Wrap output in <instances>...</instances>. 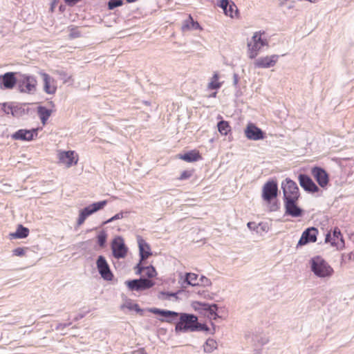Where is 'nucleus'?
I'll return each mask as SVG.
<instances>
[{
    "instance_id": "1",
    "label": "nucleus",
    "mask_w": 354,
    "mask_h": 354,
    "mask_svg": "<svg viewBox=\"0 0 354 354\" xmlns=\"http://www.w3.org/2000/svg\"><path fill=\"white\" fill-rule=\"evenodd\" d=\"M278 195V184L274 180L267 181L262 189V198L269 206L271 212H275L279 208V203L277 200Z\"/></svg>"
},
{
    "instance_id": "2",
    "label": "nucleus",
    "mask_w": 354,
    "mask_h": 354,
    "mask_svg": "<svg viewBox=\"0 0 354 354\" xmlns=\"http://www.w3.org/2000/svg\"><path fill=\"white\" fill-rule=\"evenodd\" d=\"M310 271L319 278H330L334 273L333 268L321 256L312 257L309 261Z\"/></svg>"
},
{
    "instance_id": "3",
    "label": "nucleus",
    "mask_w": 354,
    "mask_h": 354,
    "mask_svg": "<svg viewBox=\"0 0 354 354\" xmlns=\"http://www.w3.org/2000/svg\"><path fill=\"white\" fill-rule=\"evenodd\" d=\"M37 80L34 75L19 72L17 90L19 93L33 95L37 91Z\"/></svg>"
},
{
    "instance_id": "4",
    "label": "nucleus",
    "mask_w": 354,
    "mask_h": 354,
    "mask_svg": "<svg viewBox=\"0 0 354 354\" xmlns=\"http://www.w3.org/2000/svg\"><path fill=\"white\" fill-rule=\"evenodd\" d=\"M198 317L194 314L180 313L178 321L175 326V331L178 333L194 332Z\"/></svg>"
},
{
    "instance_id": "5",
    "label": "nucleus",
    "mask_w": 354,
    "mask_h": 354,
    "mask_svg": "<svg viewBox=\"0 0 354 354\" xmlns=\"http://www.w3.org/2000/svg\"><path fill=\"white\" fill-rule=\"evenodd\" d=\"M264 34V31L254 32L252 37V41L248 43V57L250 59H255L261 48L268 45L267 39L262 37V35Z\"/></svg>"
},
{
    "instance_id": "6",
    "label": "nucleus",
    "mask_w": 354,
    "mask_h": 354,
    "mask_svg": "<svg viewBox=\"0 0 354 354\" xmlns=\"http://www.w3.org/2000/svg\"><path fill=\"white\" fill-rule=\"evenodd\" d=\"M124 283L129 290L137 292L148 290L155 285L153 281L144 277H140L139 279L127 280Z\"/></svg>"
},
{
    "instance_id": "7",
    "label": "nucleus",
    "mask_w": 354,
    "mask_h": 354,
    "mask_svg": "<svg viewBox=\"0 0 354 354\" xmlns=\"http://www.w3.org/2000/svg\"><path fill=\"white\" fill-rule=\"evenodd\" d=\"M111 249L113 257L117 259L125 258L128 252V248L125 245L124 239L120 236L113 238L111 241Z\"/></svg>"
},
{
    "instance_id": "8",
    "label": "nucleus",
    "mask_w": 354,
    "mask_h": 354,
    "mask_svg": "<svg viewBox=\"0 0 354 354\" xmlns=\"http://www.w3.org/2000/svg\"><path fill=\"white\" fill-rule=\"evenodd\" d=\"M283 190V200L287 198H299L300 193L297 183L289 178H286L281 183Z\"/></svg>"
},
{
    "instance_id": "9",
    "label": "nucleus",
    "mask_w": 354,
    "mask_h": 354,
    "mask_svg": "<svg viewBox=\"0 0 354 354\" xmlns=\"http://www.w3.org/2000/svg\"><path fill=\"white\" fill-rule=\"evenodd\" d=\"M29 103H19L13 102V104L10 107L11 115L15 118H21L25 115L33 117L35 113L34 108L30 107Z\"/></svg>"
},
{
    "instance_id": "10",
    "label": "nucleus",
    "mask_w": 354,
    "mask_h": 354,
    "mask_svg": "<svg viewBox=\"0 0 354 354\" xmlns=\"http://www.w3.org/2000/svg\"><path fill=\"white\" fill-rule=\"evenodd\" d=\"M299 198L284 199L285 215L290 216L293 218L301 217L304 215V210L298 206Z\"/></svg>"
},
{
    "instance_id": "11",
    "label": "nucleus",
    "mask_w": 354,
    "mask_h": 354,
    "mask_svg": "<svg viewBox=\"0 0 354 354\" xmlns=\"http://www.w3.org/2000/svg\"><path fill=\"white\" fill-rule=\"evenodd\" d=\"M19 73V72H6L0 75V89L14 88L17 85Z\"/></svg>"
},
{
    "instance_id": "12",
    "label": "nucleus",
    "mask_w": 354,
    "mask_h": 354,
    "mask_svg": "<svg viewBox=\"0 0 354 354\" xmlns=\"http://www.w3.org/2000/svg\"><path fill=\"white\" fill-rule=\"evenodd\" d=\"M311 175L322 188H326L329 183V174L325 169L319 166L313 167L310 169Z\"/></svg>"
},
{
    "instance_id": "13",
    "label": "nucleus",
    "mask_w": 354,
    "mask_h": 354,
    "mask_svg": "<svg viewBox=\"0 0 354 354\" xmlns=\"http://www.w3.org/2000/svg\"><path fill=\"white\" fill-rule=\"evenodd\" d=\"M96 266L99 274L104 280L111 281L113 279V274L103 255L98 256L96 261Z\"/></svg>"
},
{
    "instance_id": "14",
    "label": "nucleus",
    "mask_w": 354,
    "mask_h": 354,
    "mask_svg": "<svg viewBox=\"0 0 354 354\" xmlns=\"http://www.w3.org/2000/svg\"><path fill=\"white\" fill-rule=\"evenodd\" d=\"M298 180L300 186L304 190L309 194L318 193L320 191L318 185L313 180V179L306 174H299Z\"/></svg>"
},
{
    "instance_id": "15",
    "label": "nucleus",
    "mask_w": 354,
    "mask_h": 354,
    "mask_svg": "<svg viewBox=\"0 0 354 354\" xmlns=\"http://www.w3.org/2000/svg\"><path fill=\"white\" fill-rule=\"evenodd\" d=\"M193 306L195 309H201L205 310L209 314L210 318L214 320L221 318V316L218 315L220 313V308L216 304H209L208 303L196 301L194 303Z\"/></svg>"
},
{
    "instance_id": "16",
    "label": "nucleus",
    "mask_w": 354,
    "mask_h": 354,
    "mask_svg": "<svg viewBox=\"0 0 354 354\" xmlns=\"http://www.w3.org/2000/svg\"><path fill=\"white\" fill-rule=\"evenodd\" d=\"M318 230L315 227L306 228L301 234L297 243V248L305 245L309 243H315L317 241Z\"/></svg>"
},
{
    "instance_id": "17",
    "label": "nucleus",
    "mask_w": 354,
    "mask_h": 354,
    "mask_svg": "<svg viewBox=\"0 0 354 354\" xmlns=\"http://www.w3.org/2000/svg\"><path fill=\"white\" fill-rule=\"evenodd\" d=\"M245 137L250 140H260L266 138V133L256 124L250 122L244 130Z\"/></svg>"
},
{
    "instance_id": "18",
    "label": "nucleus",
    "mask_w": 354,
    "mask_h": 354,
    "mask_svg": "<svg viewBox=\"0 0 354 354\" xmlns=\"http://www.w3.org/2000/svg\"><path fill=\"white\" fill-rule=\"evenodd\" d=\"M37 129H21L15 131L11 138L15 140L31 141L37 136Z\"/></svg>"
},
{
    "instance_id": "19",
    "label": "nucleus",
    "mask_w": 354,
    "mask_h": 354,
    "mask_svg": "<svg viewBox=\"0 0 354 354\" xmlns=\"http://www.w3.org/2000/svg\"><path fill=\"white\" fill-rule=\"evenodd\" d=\"M278 55L260 57L255 59L254 66L255 68H268L274 66L279 59Z\"/></svg>"
},
{
    "instance_id": "20",
    "label": "nucleus",
    "mask_w": 354,
    "mask_h": 354,
    "mask_svg": "<svg viewBox=\"0 0 354 354\" xmlns=\"http://www.w3.org/2000/svg\"><path fill=\"white\" fill-rule=\"evenodd\" d=\"M39 73L41 75L44 82V91L48 95L55 94L57 88L55 80L48 73L44 71H40Z\"/></svg>"
},
{
    "instance_id": "21",
    "label": "nucleus",
    "mask_w": 354,
    "mask_h": 354,
    "mask_svg": "<svg viewBox=\"0 0 354 354\" xmlns=\"http://www.w3.org/2000/svg\"><path fill=\"white\" fill-rule=\"evenodd\" d=\"M59 162L65 165L66 167H71L77 163L78 158L75 157L74 151H64L58 153Z\"/></svg>"
},
{
    "instance_id": "22",
    "label": "nucleus",
    "mask_w": 354,
    "mask_h": 354,
    "mask_svg": "<svg viewBox=\"0 0 354 354\" xmlns=\"http://www.w3.org/2000/svg\"><path fill=\"white\" fill-rule=\"evenodd\" d=\"M137 242L139 248L140 259V261H143L152 255L151 247L141 236H137Z\"/></svg>"
},
{
    "instance_id": "23",
    "label": "nucleus",
    "mask_w": 354,
    "mask_h": 354,
    "mask_svg": "<svg viewBox=\"0 0 354 354\" xmlns=\"http://www.w3.org/2000/svg\"><path fill=\"white\" fill-rule=\"evenodd\" d=\"M217 6L223 9L225 15L231 17H234V13L237 15L239 12L236 6L232 0H220Z\"/></svg>"
},
{
    "instance_id": "24",
    "label": "nucleus",
    "mask_w": 354,
    "mask_h": 354,
    "mask_svg": "<svg viewBox=\"0 0 354 354\" xmlns=\"http://www.w3.org/2000/svg\"><path fill=\"white\" fill-rule=\"evenodd\" d=\"M178 156L187 162H194L202 159L200 152L197 150H190L183 154H179Z\"/></svg>"
},
{
    "instance_id": "25",
    "label": "nucleus",
    "mask_w": 354,
    "mask_h": 354,
    "mask_svg": "<svg viewBox=\"0 0 354 354\" xmlns=\"http://www.w3.org/2000/svg\"><path fill=\"white\" fill-rule=\"evenodd\" d=\"M202 28L197 21H194L191 15L183 21L182 25L183 31L192 30H201Z\"/></svg>"
},
{
    "instance_id": "26",
    "label": "nucleus",
    "mask_w": 354,
    "mask_h": 354,
    "mask_svg": "<svg viewBox=\"0 0 354 354\" xmlns=\"http://www.w3.org/2000/svg\"><path fill=\"white\" fill-rule=\"evenodd\" d=\"M52 110L44 106H39L37 107V114L43 125H45L51 115Z\"/></svg>"
},
{
    "instance_id": "27",
    "label": "nucleus",
    "mask_w": 354,
    "mask_h": 354,
    "mask_svg": "<svg viewBox=\"0 0 354 354\" xmlns=\"http://www.w3.org/2000/svg\"><path fill=\"white\" fill-rule=\"evenodd\" d=\"M29 234V229L22 225H18L15 232L10 233V236L12 239H24Z\"/></svg>"
},
{
    "instance_id": "28",
    "label": "nucleus",
    "mask_w": 354,
    "mask_h": 354,
    "mask_svg": "<svg viewBox=\"0 0 354 354\" xmlns=\"http://www.w3.org/2000/svg\"><path fill=\"white\" fill-rule=\"evenodd\" d=\"M91 214H93V213L88 206H86L83 209H80L75 229L82 225L84 223L85 220Z\"/></svg>"
},
{
    "instance_id": "29",
    "label": "nucleus",
    "mask_w": 354,
    "mask_h": 354,
    "mask_svg": "<svg viewBox=\"0 0 354 354\" xmlns=\"http://www.w3.org/2000/svg\"><path fill=\"white\" fill-rule=\"evenodd\" d=\"M91 214H93V213L88 206H86L83 209H80L75 229L82 225L84 223L85 220Z\"/></svg>"
},
{
    "instance_id": "30",
    "label": "nucleus",
    "mask_w": 354,
    "mask_h": 354,
    "mask_svg": "<svg viewBox=\"0 0 354 354\" xmlns=\"http://www.w3.org/2000/svg\"><path fill=\"white\" fill-rule=\"evenodd\" d=\"M54 74L58 76L59 79L63 82L64 84L73 82L72 75L68 74L64 69H56L54 71Z\"/></svg>"
},
{
    "instance_id": "31",
    "label": "nucleus",
    "mask_w": 354,
    "mask_h": 354,
    "mask_svg": "<svg viewBox=\"0 0 354 354\" xmlns=\"http://www.w3.org/2000/svg\"><path fill=\"white\" fill-rule=\"evenodd\" d=\"M198 277V275L197 274L187 272L185 275L183 283L192 286H200Z\"/></svg>"
},
{
    "instance_id": "32",
    "label": "nucleus",
    "mask_w": 354,
    "mask_h": 354,
    "mask_svg": "<svg viewBox=\"0 0 354 354\" xmlns=\"http://www.w3.org/2000/svg\"><path fill=\"white\" fill-rule=\"evenodd\" d=\"M169 315H166L164 318H160L161 322H167L169 324L174 323L178 321L180 313L168 310Z\"/></svg>"
},
{
    "instance_id": "33",
    "label": "nucleus",
    "mask_w": 354,
    "mask_h": 354,
    "mask_svg": "<svg viewBox=\"0 0 354 354\" xmlns=\"http://www.w3.org/2000/svg\"><path fill=\"white\" fill-rule=\"evenodd\" d=\"M218 131L221 135L226 136L231 131V127L227 121L221 120L217 123Z\"/></svg>"
},
{
    "instance_id": "34",
    "label": "nucleus",
    "mask_w": 354,
    "mask_h": 354,
    "mask_svg": "<svg viewBox=\"0 0 354 354\" xmlns=\"http://www.w3.org/2000/svg\"><path fill=\"white\" fill-rule=\"evenodd\" d=\"M217 343L216 342L211 338H209L206 340L205 343L203 345V350L205 353H212L214 349L216 348Z\"/></svg>"
},
{
    "instance_id": "35",
    "label": "nucleus",
    "mask_w": 354,
    "mask_h": 354,
    "mask_svg": "<svg viewBox=\"0 0 354 354\" xmlns=\"http://www.w3.org/2000/svg\"><path fill=\"white\" fill-rule=\"evenodd\" d=\"M106 204L107 201L103 200L98 202L93 203L92 204L88 206L90 207V209L91 210L92 213L94 214L97 211L102 209L106 206Z\"/></svg>"
},
{
    "instance_id": "36",
    "label": "nucleus",
    "mask_w": 354,
    "mask_h": 354,
    "mask_svg": "<svg viewBox=\"0 0 354 354\" xmlns=\"http://www.w3.org/2000/svg\"><path fill=\"white\" fill-rule=\"evenodd\" d=\"M252 340L255 346H263L268 342V337L257 334L252 335Z\"/></svg>"
},
{
    "instance_id": "37",
    "label": "nucleus",
    "mask_w": 354,
    "mask_h": 354,
    "mask_svg": "<svg viewBox=\"0 0 354 354\" xmlns=\"http://www.w3.org/2000/svg\"><path fill=\"white\" fill-rule=\"evenodd\" d=\"M107 234L104 230H101L97 236V243L100 248H104L106 243Z\"/></svg>"
},
{
    "instance_id": "38",
    "label": "nucleus",
    "mask_w": 354,
    "mask_h": 354,
    "mask_svg": "<svg viewBox=\"0 0 354 354\" xmlns=\"http://www.w3.org/2000/svg\"><path fill=\"white\" fill-rule=\"evenodd\" d=\"M128 214H129L128 212L121 211L119 213L115 214L113 216H112L110 218H109L108 220H106L104 222H103V225H105V224L113 222V221H115L116 220H118V219L123 218L126 217Z\"/></svg>"
},
{
    "instance_id": "39",
    "label": "nucleus",
    "mask_w": 354,
    "mask_h": 354,
    "mask_svg": "<svg viewBox=\"0 0 354 354\" xmlns=\"http://www.w3.org/2000/svg\"><path fill=\"white\" fill-rule=\"evenodd\" d=\"M333 239L334 241L336 242H337V241L339 240L341 241V247H343L344 245V239L339 228H334L333 232Z\"/></svg>"
},
{
    "instance_id": "40",
    "label": "nucleus",
    "mask_w": 354,
    "mask_h": 354,
    "mask_svg": "<svg viewBox=\"0 0 354 354\" xmlns=\"http://www.w3.org/2000/svg\"><path fill=\"white\" fill-rule=\"evenodd\" d=\"M123 4V0H109L107 3V7L109 10H113L119 6H122Z\"/></svg>"
},
{
    "instance_id": "41",
    "label": "nucleus",
    "mask_w": 354,
    "mask_h": 354,
    "mask_svg": "<svg viewBox=\"0 0 354 354\" xmlns=\"http://www.w3.org/2000/svg\"><path fill=\"white\" fill-rule=\"evenodd\" d=\"M150 313H153L157 315H160L162 318H164L166 315H169L168 310L166 309H160L158 308H151L148 310Z\"/></svg>"
},
{
    "instance_id": "42",
    "label": "nucleus",
    "mask_w": 354,
    "mask_h": 354,
    "mask_svg": "<svg viewBox=\"0 0 354 354\" xmlns=\"http://www.w3.org/2000/svg\"><path fill=\"white\" fill-rule=\"evenodd\" d=\"M145 270H146L145 274L149 279L153 278L157 275V272H156L155 268L151 265L146 266Z\"/></svg>"
},
{
    "instance_id": "43",
    "label": "nucleus",
    "mask_w": 354,
    "mask_h": 354,
    "mask_svg": "<svg viewBox=\"0 0 354 354\" xmlns=\"http://www.w3.org/2000/svg\"><path fill=\"white\" fill-rule=\"evenodd\" d=\"M127 308L130 310H135L136 313H139L140 315L143 314V309L140 308L138 304L128 303L127 304Z\"/></svg>"
},
{
    "instance_id": "44",
    "label": "nucleus",
    "mask_w": 354,
    "mask_h": 354,
    "mask_svg": "<svg viewBox=\"0 0 354 354\" xmlns=\"http://www.w3.org/2000/svg\"><path fill=\"white\" fill-rule=\"evenodd\" d=\"M159 299L170 301L172 299L171 292L160 291L158 296Z\"/></svg>"
},
{
    "instance_id": "45",
    "label": "nucleus",
    "mask_w": 354,
    "mask_h": 354,
    "mask_svg": "<svg viewBox=\"0 0 354 354\" xmlns=\"http://www.w3.org/2000/svg\"><path fill=\"white\" fill-rule=\"evenodd\" d=\"M196 329L194 330V332L195 331H205V332H209V328L205 324H201L199 323L198 321H196Z\"/></svg>"
},
{
    "instance_id": "46",
    "label": "nucleus",
    "mask_w": 354,
    "mask_h": 354,
    "mask_svg": "<svg viewBox=\"0 0 354 354\" xmlns=\"http://www.w3.org/2000/svg\"><path fill=\"white\" fill-rule=\"evenodd\" d=\"M325 243H330L332 246H336L337 248H338L339 245L338 242L334 241L333 236L330 234V232H328L326 234Z\"/></svg>"
},
{
    "instance_id": "47",
    "label": "nucleus",
    "mask_w": 354,
    "mask_h": 354,
    "mask_svg": "<svg viewBox=\"0 0 354 354\" xmlns=\"http://www.w3.org/2000/svg\"><path fill=\"white\" fill-rule=\"evenodd\" d=\"M11 104H13V102H3L1 104V110L7 115L10 113L11 114V110L10 109V107L12 106Z\"/></svg>"
},
{
    "instance_id": "48",
    "label": "nucleus",
    "mask_w": 354,
    "mask_h": 354,
    "mask_svg": "<svg viewBox=\"0 0 354 354\" xmlns=\"http://www.w3.org/2000/svg\"><path fill=\"white\" fill-rule=\"evenodd\" d=\"M192 174H193L192 170H185L181 173L178 179L180 180H187L192 176Z\"/></svg>"
},
{
    "instance_id": "49",
    "label": "nucleus",
    "mask_w": 354,
    "mask_h": 354,
    "mask_svg": "<svg viewBox=\"0 0 354 354\" xmlns=\"http://www.w3.org/2000/svg\"><path fill=\"white\" fill-rule=\"evenodd\" d=\"M142 261H139V262L136 265L134 269L136 270V274L140 275L142 272L145 270L146 266H144L142 264Z\"/></svg>"
},
{
    "instance_id": "50",
    "label": "nucleus",
    "mask_w": 354,
    "mask_h": 354,
    "mask_svg": "<svg viewBox=\"0 0 354 354\" xmlns=\"http://www.w3.org/2000/svg\"><path fill=\"white\" fill-rule=\"evenodd\" d=\"M221 87V83L218 81L212 80L208 84V88L211 90H218Z\"/></svg>"
},
{
    "instance_id": "51",
    "label": "nucleus",
    "mask_w": 354,
    "mask_h": 354,
    "mask_svg": "<svg viewBox=\"0 0 354 354\" xmlns=\"http://www.w3.org/2000/svg\"><path fill=\"white\" fill-rule=\"evenodd\" d=\"M201 286H209L212 285V282L210 279L207 278L206 277L202 275L198 279Z\"/></svg>"
},
{
    "instance_id": "52",
    "label": "nucleus",
    "mask_w": 354,
    "mask_h": 354,
    "mask_svg": "<svg viewBox=\"0 0 354 354\" xmlns=\"http://www.w3.org/2000/svg\"><path fill=\"white\" fill-rule=\"evenodd\" d=\"M247 226L250 230L256 231L257 233H259V228L261 226V223L257 225L255 222H248Z\"/></svg>"
},
{
    "instance_id": "53",
    "label": "nucleus",
    "mask_w": 354,
    "mask_h": 354,
    "mask_svg": "<svg viewBox=\"0 0 354 354\" xmlns=\"http://www.w3.org/2000/svg\"><path fill=\"white\" fill-rule=\"evenodd\" d=\"M25 254V250L23 248H16L12 250V254L17 257H22Z\"/></svg>"
},
{
    "instance_id": "54",
    "label": "nucleus",
    "mask_w": 354,
    "mask_h": 354,
    "mask_svg": "<svg viewBox=\"0 0 354 354\" xmlns=\"http://www.w3.org/2000/svg\"><path fill=\"white\" fill-rule=\"evenodd\" d=\"M183 294L186 295L185 291L183 289L178 290L174 292H171L172 298H174L175 301H178L179 299L178 295Z\"/></svg>"
},
{
    "instance_id": "55",
    "label": "nucleus",
    "mask_w": 354,
    "mask_h": 354,
    "mask_svg": "<svg viewBox=\"0 0 354 354\" xmlns=\"http://www.w3.org/2000/svg\"><path fill=\"white\" fill-rule=\"evenodd\" d=\"M71 324H72L71 322L65 323V324H62V323L58 324L57 326H56L55 329L58 330H62L65 328L71 326Z\"/></svg>"
},
{
    "instance_id": "56",
    "label": "nucleus",
    "mask_w": 354,
    "mask_h": 354,
    "mask_svg": "<svg viewBox=\"0 0 354 354\" xmlns=\"http://www.w3.org/2000/svg\"><path fill=\"white\" fill-rule=\"evenodd\" d=\"M80 35H81L80 32L75 29H72L69 34V36L71 38H77V37H80Z\"/></svg>"
},
{
    "instance_id": "57",
    "label": "nucleus",
    "mask_w": 354,
    "mask_h": 354,
    "mask_svg": "<svg viewBox=\"0 0 354 354\" xmlns=\"http://www.w3.org/2000/svg\"><path fill=\"white\" fill-rule=\"evenodd\" d=\"M343 260L346 261V259H347L349 261L354 260V252H351L350 253L347 254L346 255L343 254L342 256Z\"/></svg>"
},
{
    "instance_id": "58",
    "label": "nucleus",
    "mask_w": 354,
    "mask_h": 354,
    "mask_svg": "<svg viewBox=\"0 0 354 354\" xmlns=\"http://www.w3.org/2000/svg\"><path fill=\"white\" fill-rule=\"evenodd\" d=\"M239 80V77L237 73L233 74V85L235 86L236 88H238V83Z\"/></svg>"
},
{
    "instance_id": "59",
    "label": "nucleus",
    "mask_w": 354,
    "mask_h": 354,
    "mask_svg": "<svg viewBox=\"0 0 354 354\" xmlns=\"http://www.w3.org/2000/svg\"><path fill=\"white\" fill-rule=\"evenodd\" d=\"M81 1L82 0H64V2L69 6H73Z\"/></svg>"
},
{
    "instance_id": "60",
    "label": "nucleus",
    "mask_w": 354,
    "mask_h": 354,
    "mask_svg": "<svg viewBox=\"0 0 354 354\" xmlns=\"http://www.w3.org/2000/svg\"><path fill=\"white\" fill-rule=\"evenodd\" d=\"M131 354H147L144 348H138L131 352Z\"/></svg>"
},
{
    "instance_id": "61",
    "label": "nucleus",
    "mask_w": 354,
    "mask_h": 354,
    "mask_svg": "<svg viewBox=\"0 0 354 354\" xmlns=\"http://www.w3.org/2000/svg\"><path fill=\"white\" fill-rule=\"evenodd\" d=\"M218 78H219L218 74V73H214L213 77H212V80L218 81Z\"/></svg>"
},
{
    "instance_id": "62",
    "label": "nucleus",
    "mask_w": 354,
    "mask_h": 354,
    "mask_svg": "<svg viewBox=\"0 0 354 354\" xmlns=\"http://www.w3.org/2000/svg\"><path fill=\"white\" fill-rule=\"evenodd\" d=\"M84 316L82 315H79L77 317L75 318V320H78L79 319H82Z\"/></svg>"
},
{
    "instance_id": "63",
    "label": "nucleus",
    "mask_w": 354,
    "mask_h": 354,
    "mask_svg": "<svg viewBox=\"0 0 354 354\" xmlns=\"http://www.w3.org/2000/svg\"><path fill=\"white\" fill-rule=\"evenodd\" d=\"M260 227H261V230H263V231H265V230H266V229H265V228H266V226H265V225H262V224H261V226H260Z\"/></svg>"
},
{
    "instance_id": "64",
    "label": "nucleus",
    "mask_w": 354,
    "mask_h": 354,
    "mask_svg": "<svg viewBox=\"0 0 354 354\" xmlns=\"http://www.w3.org/2000/svg\"><path fill=\"white\" fill-rule=\"evenodd\" d=\"M216 92H214V93H212L211 95L212 97H216Z\"/></svg>"
}]
</instances>
